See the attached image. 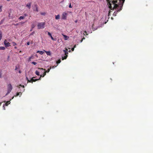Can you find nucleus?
Wrapping results in <instances>:
<instances>
[{"label":"nucleus","mask_w":153,"mask_h":153,"mask_svg":"<svg viewBox=\"0 0 153 153\" xmlns=\"http://www.w3.org/2000/svg\"><path fill=\"white\" fill-rule=\"evenodd\" d=\"M8 104L7 103H5L3 105V108H4V109H5V106H7V105H8Z\"/></svg>","instance_id":"f3484780"},{"label":"nucleus","mask_w":153,"mask_h":153,"mask_svg":"<svg viewBox=\"0 0 153 153\" xmlns=\"http://www.w3.org/2000/svg\"><path fill=\"white\" fill-rule=\"evenodd\" d=\"M76 45H74V48H76Z\"/></svg>","instance_id":"79ce46f5"},{"label":"nucleus","mask_w":153,"mask_h":153,"mask_svg":"<svg viewBox=\"0 0 153 153\" xmlns=\"http://www.w3.org/2000/svg\"><path fill=\"white\" fill-rule=\"evenodd\" d=\"M69 8H72V6H71V4L70 3L69 5Z\"/></svg>","instance_id":"c9c22d12"},{"label":"nucleus","mask_w":153,"mask_h":153,"mask_svg":"<svg viewBox=\"0 0 153 153\" xmlns=\"http://www.w3.org/2000/svg\"><path fill=\"white\" fill-rule=\"evenodd\" d=\"M31 27L32 28H34L35 27L34 25H32Z\"/></svg>","instance_id":"f704fd0d"},{"label":"nucleus","mask_w":153,"mask_h":153,"mask_svg":"<svg viewBox=\"0 0 153 153\" xmlns=\"http://www.w3.org/2000/svg\"><path fill=\"white\" fill-rule=\"evenodd\" d=\"M19 73H21V71H19Z\"/></svg>","instance_id":"49530a36"},{"label":"nucleus","mask_w":153,"mask_h":153,"mask_svg":"<svg viewBox=\"0 0 153 153\" xmlns=\"http://www.w3.org/2000/svg\"><path fill=\"white\" fill-rule=\"evenodd\" d=\"M44 22H39L38 23L37 27L39 29L43 28H44Z\"/></svg>","instance_id":"f03ea898"},{"label":"nucleus","mask_w":153,"mask_h":153,"mask_svg":"<svg viewBox=\"0 0 153 153\" xmlns=\"http://www.w3.org/2000/svg\"><path fill=\"white\" fill-rule=\"evenodd\" d=\"M68 15V13L66 12H63L62 15V19L66 20L67 19V16Z\"/></svg>","instance_id":"39448f33"},{"label":"nucleus","mask_w":153,"mask_h":153,"mask_svg":"<svg viewBox=\"0 0 153 153\" xmlns=\"http://www.w3.org/2000/svg\"><path fill=\"white\" fill-rule=\"evenodd\" d=\"M13 89V87L10 84L7 85V92L6 95H7L10 93Z\"/></svg>","instance_id":"7ed1b4c3"},{"label":"nucleus","mask_w":153,"mask_h":153,"mask_svg":"<svg viewBox=\"0 0 153 153\" xmlns=\"http://www.w3.org/2000/svg\"><path fill=\"white\" fill-rule=\"evenodd\" d=\"M83 41V40L82 39L80 40V42H82Z\"/></svg>","instance_id":"37998d69"},{"label":"nucleus","mask_w":153,"mask_h":153,"mask_svg":"<svg viewBox=\"0 0 153 153\" xmlns=\"http://www.w3.org/2000/svg\"><path fill=\"white\" fill-rule=\"evenodd\" d=\"M30 45V42H27V45Z\"/></svg>","instance_id":"4c0bfd02"},{"label":"nucleus","mask_w":153,"mask_h":153,"mask_svg":"<svg viewBox=\"0 0 153 153\" xmlns=\"http://www.w3.org/2000/svg\"><path fill=\"white\" fill-rule=\"evenodd\" d=\"M35 74L39 76V72L37 71H35Z\"/></svg>","instance_id":"4be33fe9"},{"label":"nucleus","mask_w":153,"mask_h":153,"mask_svg":"<svg viewBox=\"0 0 153 153\" xmlns=\"http://www.w3.org/2000/svg\"><path fill=\"white\" fill-rule=\"evenodd\" d=\"M84 32L87 35H88V34H87V32L86 31H85Z\"/></svg>","instance_id":"a19ab883"},{"label":"nucleus","mask_w":153,"mask_h":153,"mask_svg":"<svg viewBox=\"0 0 153 153\" xmlns=\"http://www.w3.org/2000/svg\"><path fill=\"white\" fill-rule=\"evenodd\" d=\"M42 75H40V77L38 79H33V78H32L30 80H27V81H28V82H36V81L38 80H40L41 79V77H42Z\"/></svg>","instance_id":"423d86ee"},{"label":"nucleus","mask_w":153,"mask_h":153,"mask_svg":"<svg viewBox=\"0 0 153 153\" xmlns=\"http://www.w3.org/2000/svg\"><path fill=\"white\" fill-rule=\"evenodd\" d=\"M2 7V6H0V12L2 11V9H1Z\"/></svg>","instance_id":"72a5a7b5"},{"label":"nucleus","mask_w":153,"mask_h":153,"mask_svg":"<svg viewBox=\"0 0 153 153\" xmlns=\"http://www.w3.org/2000/svg\"><path fill=\"white\" fill-rule=\"evenodd\" d=\"M68 50L67 49H66V50H64L63 51L65 53V55H68V53L67 52Z\"/></svg>","instance_id":"4468645a"},{"label":"nucleus","mask_w":153,"mask_h":153,"mask_svg":"<svg viewBox=\"0 0 153 153\" xmlns=\"http://www.w3.org/2000/svg\"><path fill=\"white\" fill-rule=\"evenodd\" d=\"M32 64L34 65H36L37 64V63L34 62H32Z\"/></svg>","instance_id":"cd10ccee"},{"label":"nucleus","mask_w":153,"mask_h":153,"mask_svg":"<svg viewBox=\"0 0 153 153\" xmlns=\"http://www.w3.org/2000/svg\"><path fill=\"white\" fill-rule=\"evenodd\" d=\"M107 5L111 10H113L114 9H117V11L113 13L114 16H116V14L120 11L123 6L125 0H106Z\"/></svg>","instance_id":"f257e3e1"},{"label":"nucleus","mask_w":153,"mask_h":153,"mask_svg":"<svg viewBox=\"0 0 153 153\" xmlns=\"http://www.w3.org/2000/svg\"><path fill=\"white\" fill-rule=\"evenodd\" d=\"M50 37H51V39L52 40H54V41L55 40V39H54V38L52 37V35L50 36Z\"/></svg>","instance_id":"c85d7f7f"},{"label":"nucleus","mask_w":153,"mask_h":153,"mask_svg":"<svg viewBox=\"0 0 153 153\" xmlns=\"http://www.w3.org/2000/svg\"><path fill=\"white\" fill-rule=\"evenodd\" d=\"M12 43L13 45L14 46L16 45V43L14 42H12Z\"/></svg>","instance_id":"393cba45"},{"label":"nucleus","mask_w":153,"mask_h":153,"mask_svg":"<svg viewBox=\"0 0 153 153\" xmlns=\"http://www.w3.org/2000/svg\"><path fill=\"white\" fill-rule=\"evenodd\" d=\"M1 103H0V105H1Z\"/></svg>","instance_id":"864d4df0"},{"label":"nucleus","mask_w":153,"mask_h":153,"mask_svg":"<svg viewBox=\"0 0 153 153\" xmlns=\"http://www.w3.org/2000/svg\"><path fill=\"white\" fill-rule=\"evenodd\" d=\"M14 48L15 49H16L17 48V47H16L15 46V47H14Z\"/></svg>","instance_id":"a18cd8bd"},{"label":"nucleus","mask_w":153,"mask_h":153,"mask_svg":"<svg viewBox=\"0 0 153 153\" xmlns=\"http://www.w3.org/2000/svg\"><path fill=\"white\" fill-rule=\"evenodd\" d=\"M25 18V16H21L19 17V20H21V19H24Z\"/></svg>","instance_id":"a211bd4d"},{"label":"nucleus","mask_w":153,"mask_h":153,"mask_svg":"<svg viewBox=\"0 0 153 153\" xmlns=\"http://www.w3.org/2000/svg\"><path fill=\"white\" fill-rule=\"evenodd\" d=\"M61 62V60L60 59H59L56 62V63L57 64V66L58 65V64L60 63Z\"/></svg>","instance_id":"aec40b11"},{"label":"nucleus","mask_w":153,"mask_h":153,"mask_svg":"<svg viewBox=\"0 0 153 153\" xmlns=\"http://www.w3.org/2000/svg\"><path fill=\"white\" fill-rule=\"evenodd\" d=\"M10 13H9V16L10 17Z\"/></svg>","instance_id":"3c124183"},{"label":"nucleus","mask_w":153,"mask_h":153,"mask_svg":"<svg viewBox=\"0 0 153 153\" xmlns=\"http://www.w3.org/2000/svg\"><path fill=\"white\" fill-rule=\"evenodd\" d=\"M22 93L20 91V92H17L16 93V95H15V96H14L13 97L12 99H13V98L14 97H16L19 95H20V96L22 95Z\"/></svg>","instance_id":"1a4fd4ad"},{"label":"nucleus","mask_w":153,"mask_h":153,"mask_svg":"<svg viewBox=\"0 0 153 153\" xmlns=\"http://www.w3.org/2000/svg\"><path fill=\"white\" fill-rule=\"evenodd\" d=\"M4 45L6 47H8L10 46V44L8 42L7 40L5 39L4 41Z\"/></svg>","instance_id":"0eeeda50"},{"label":"nucleus","mask_w":153,"mask_h":153,"mask_svg":"<svg viewBox=\"0 0 153 153\" xmlns=\"http://www.w3.org/2000/svg\"><path fill=\"white\" fill-rule=\"evenodd\" d=\"M74 47L72 48V49H71L72 51H74Z\"/></svg>","instance_id":"58836bf2"},{"label":"nucleus","mask_w":153,"mask_h":153,"mask_svg":"<svg viewBox=\"0 0 153 153\" xmlns=\"http://www.w3.org/2000/svg\"><path fill=\"white\" fill-rule=\"evenodd\" d=\"M82 39L83 40V39H85V38L84 37H83V38Z\"/></svg>","instance_id":"c03bdc74"},{"label":"nucleus","mask_w":153,"mask_h":153,"mask_svg":"<svg viewBox=\"0 0 153 153\" xmlns=\"http://www.w3.org/2000/svg\"><path fill=\"white\" fill-rule=\"evenodd\" d=\"M2 77V74L1 73V72H0V78H1Z\"/></svg>","instance_id":"473e14b6"},{"label":"nucleus","mask_w":153,"mask_h":153,"mask_svg":"<svg viewBox=\"0 0 153 153\" xmlns=\"http://www.w3.org/2000/svg\"><path fill=\"white\" fill-rule=\"evenodd\" d=\"M60 15H58L55 16V19H58L60 18Z\"/></svg>","instance_id":"2eb2a0df"},{"label":"nucleus","mask_w":153,"mask_h":153,"mask_svg":"<svg viewBox=\"0 0 153 153\" xmlns=\"http://www.w3.org/2000/svg\"><path fill=\"white\" fill-rule=\"evenodd\" d=\"M33 56H30V57H29V61H30L31 60V59H33Z\"/></svg>","instance_id":"b1692460"},{"label":"nucleus","mask_w":153,"mask_h":153,"mask_svg":"<svg viewBox=\"0 0 153 153\" xmlns=\"http://www.w3.org/2000/svg\"><path fill=\"white\" fill-rule=\"evenodd\" d=\"M40 14L42 15H45L46 14V13L45 12H41Z\"/></svg>","instance_id":"a878e982"},{"label":"nucleus","mask_w":153,"mask_h":153,"mask_svg":"<svg viewBox=\"0 0 153 153\" xmlns=\"http://www.w3.org/2000/svg\"><path fill=\"white\" fill-rule=\"evenodd\" d=\"M36 10L37 12H38V7L37 6L36 7Z\"/></svg>","instance_id":"c756f323"},{"label":"nucleus","mask_w":153,"mask_h":153,"mask_svg":"<svg viewBox=\"0 0 153 153\" xmlns=\"http://www.w3.org/2000/svg\"><path fill=\"white\" fill-rule=\"evenodd\" d=\"M94 24H93L92 25V28L93 29V30H96L97 29V28H94Z\"/></svg>","instance_id":"6ab92c4d"},{"label":"nucleus","mask_w":153,"mask_h":153,"mask_svg":"<svg viewBox=\"0 0 153 153\" xmlns=\"http://www.w3.org/2000/svg\"><path fill=\"white\" fill-rule=\"evenodd\" d=\"M48 34L50 36H51V34L49 32H48Z\"/></svg>","instance_id":"7c9ffc66"},{"label":"nucleus","mask_w":153,"mask_h":153,"mask_svg":"<svg viewBox=\"0 0 153 153\" xmlns=\"http://www.w3.org/2000/svg\"><path fill=\"white\" fill-rule=\"evenodd\" d=\"M46 53V54L49 56H51V53L50 51H44Z\"/></svg>","instance_id":"9b49d317"},{"label":"nucleus","mask_w":153,"mask_h":153,"mask_svg":"<svg viewBox=\"0 0 153 153\" xmlns=\"http://www.w3.org/2000/svg\"><path fill=\"white\" fill-rule=\"evenodd\" d=\"M27 7L29 9H30V6H31V3H27L26 5Z\"/></svg>","instance_id":"f8f14e48"},{"label":"nucleus","mask_w":153,"mask_h":153,"mask_svg":"<svg viewBox=\"0 0 153 153\" xmlns=\"http://www.w3.org/2000/svg\"><path fill=\"white\" fill-rule=\"evenodd\" d=\"M2 38V34L1 33H0V40H1Z\"/></svg>","instance_id":"2f4dec72"},{"label":"nucleus","mask_w":153,"mask_h":153,"mask_svg":"<svg viewBox=\"0 0 153 153\" xmlns=\"http://www.w3.org/2000/svg\"><path fill=\"white\" fill-rule=\"evenodd\" d=\"M6 103H7L9 104L10 103V101H7Z\"/></svg>","instance_id":"e433bc0d"},{"label":"nucleus","mask_w":153,"mask_h":153,"mask_svg":"<svg viewBox=\"0 0 153 153\" xmlns=\"http://www.w3.org/2000/svg\"><path fill=\"white\" fill-rule=\"evenodd\" d=\"M62 35L63 36L64 39L65 40H68L69 39V36H67L66 35H64V34H62Z\"/></svg>","instance_id":"9d476101"},{"label":"nucleus","mask_w":153,"mask_h":153,"mask_svg":"<svg viewBox=\"0 0 153 153\" xmlns=\"http://www.w3.org/2000/svg\"><path fill=\"white\" fill-rule=\"evenodd\" d=\"M10 0H7V1H9Z\"/></svg>","instance_id":"8fccbe9b"},{"label":"nucleus","mask_w":153,"mask_h":153,"mask_svg":"<svg viewBox=\"0 0 153 153\" xmlns=\"http://www.w3.org/2000/svg\"><path fill=\"white\" fill-rule=\"evenodd\" d=\"M17 69V67H16V70Z\"/></svg>","instance_id":"603ef678"},{"label":"nucleus","mask_w":153,"mask_h":153,"mask_svg":"<svg viewBox=\"0 0 153 153\" xmlns=\"http://www.w3.org/2000/svg\"><path fill=\"white\" fill-rule=\"evenodd\" d=\"M38 69H39L40 70H44V71L46 73H48V72H49L50 69H51V67H50V68H48V70L47 71H45V69H44L43 68H39Z\"/></svg>","instance_id":"6e6552de"},{"label":"nucleus","mask_w":153,"mask_h":153,"mask_svg":"<svg viewBox=\"0 0 153 153\" xmlns=\"http://www.w3.org/2000/svg\"><path fill=\"white\" fill-rule=\"evenodd\" d=\"M24 16H25V17L26 16H27V15L25 13L24 14Z\"/></svg>","instance_id":"ea45409f"},{"label":"nucleus","mask_w":153,"mask_h":153,"mask_svg":"<svg viewBox=\"0 0 153 153\" xmlns=\"http://www.w3.org/2000/svg\"><path fill=\"white\" fill-rule=\"evenodd\" d=\"M5 49V48L4 47L1 46L0 47V50H4Z\"/></svg>","instance_id":"412c9836"},{"label":"nucleus","mask_w":153,"mask_h":153,"mask_svg":"<svg viewBox=\"0 0 153 153\" xmlns=\"http://www.w3.org/2000/svg\"><path fill=\"white\" fill-rule=\"evenodd\" d=\"M17 87L19 88L20 89V92H21L22 93L25 91V89L24 88L25 86H24V85H22L20 84L19 85H18L17 86Z\"/></svg>","instance_id":"20e7f679"},{"label":"nucleus","mask_w":153,"mask_h":153,"mask_svg":"<svg viewBox=\"0 0 153 153\" xmlns=\"http://www.w3.org/2000/svg\"><path fill=\"white\" fill-rule=\"evenodd\" d=\"M37 53H39L40 54L42 55L44 53V52L43 51H38L37 52Z\"/></svg>","instance_id":"dca6fc26"},{"label":"nucleus","mask_w":153,"mask_h":153,"mask_svg":"<svg viewBox=\"0 0 153 153\" xmlns=\"http://www.w3.org/2000/svg\"><path fill=\"white\" fill-rule=\"evenodd\" d=\"M65 55V56H62V60L66 59L67 58V57L68 56V55Z\"/></svg>","instance_id":"ddd939ff"},{"label":"nucleus","mask_w":153,"mask_h":153,"mask_svg":"<svg viewBox=\"0 0 153 153\" xmlns=\"http://www.w3.org/2000/svg\"><path fill=\"white\" fill-rule=\"evenodd\" d=\"M33 33H31V34H30V35H33Z\"/></svg>","instance_id":"09e8293b"},{"label":"nucleus","mask_w":153,"mask_h":153,"mask_svg":"<svg viewBox=\"0 0 153 153\" xmlns=\"http://www.w3.org/2000/svg\"><path fill=\"white\" fill-rule=\"evenodd\" d=\"M77 22V20H76V21H75V22L76 23Z\"/></svg>","instance_id":"de8ad7c7"},{"label":"nucleus","mask_w":153,"mask_h":153,"mask_svg":"<svg viewBox=\"0 0 153 153\" xmlns=\"http://www.w3.org/2000/svg\"><path fill=\"white\" fill-rule=\"evenodd\" d=\"M46 74V73H45V72L44 71V72L43 73V75H42V77H44Z\"/></svg>","instance_id":"5701e85b"},{"label":"nucleus","mask_w":153,"mask_h":153,"mask_svg":"<svg viewBox=\"0 0 153 153\" xmlns=\"http://www.w3.org/2000/svg\"><path fill=\"white\" fill-rule=\"evenodd\" d=\"M57 66L56 65H54L53 66H51L50 67H51V68H56Z\"/></svg>","instance_id":"bb28decb"}]
</instances>
